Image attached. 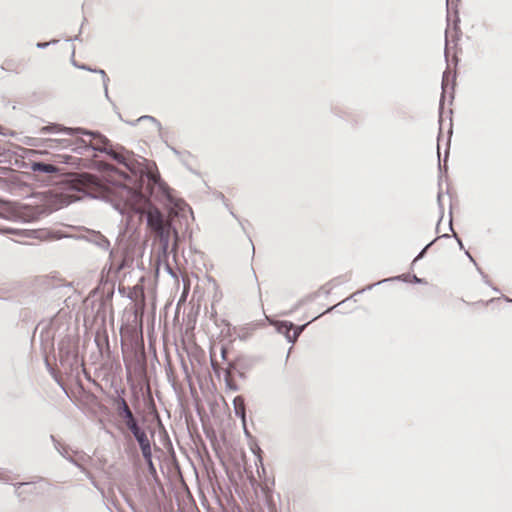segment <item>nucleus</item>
Here are the masks:
<instances>
[{
    "mask_svg": "<svg viewBox=\"0 0 512 512\" xmlns=\"http://www.w3.org/2000/svg\"><path fill=\"white\" fill-rule=\"evenodd\" d=\"M143 213L147 217V226L154 234V241L159 243L160 250L166 254L172 233L174 237H178L177 231L172 229L171 214L165 215L157 207L148 204Z\"/></svg>",
    "mask_w": 512,
    "mask_h": 512,
    "instance_id": "obj_1",
    "label": "nucleus"
},
{
    "mask_svg": "<svg viewBox=\"0 0 512 512\" xmlns=\"http://www.w3.org/2000/svg\"><path fill=\"white\" fill-rule=\"evenodd\" d=\"M118 414L120 417L124 419L128 429L137 425V422L133 416L132 411L130 410L126 400L123 398H120V400L118 401Z\"/></svg>",
    "mask_w": 512,
    "mask_h": 512,
    "instance_id": "obj_2",
    "label": "nucleus"
},
{
    "mask_svg": "<svg viewBox=\"0 0 512 512\" xmlns=\"http://www.w3.org/2000/svg\"><path fill=\"white\" fill-rule=\"evenodd\" d=\"M279 331L284 333L290 342H295L299 337L302 328H295L292 323L284 322L279 327Z\"/></svg>",
    "mask_w": 512,
    "mask_h": 512,
    "instance_id": "obj_3",
    "label": "nucleus"
},
{
    "mask_svg": "<svg viewBox=\"0 0 512 512\" xmlns=\"http://www.w3.org/2000/svg\"><path fill=\"white\" fill-rule=\"evenodd\" d=\"M1 68L7 72L20 73L22 70L21 62L15 58H7L3 61Z\"/></svg>",
    "mask_w": 512,
    "mask_h": 512,
    "instance_id": "obj_4",
    "label": "nucleus"
},
{
    "mask_svg": "<svg viewBox=\"0 0 512 512\" xmlns=\"http://www.w3.org/2000/svg\"><path fill=\"white\" fill-rule=\"evenodd\" d=\"M136 440L139 443L143 457L151 462V446L147 434L140 435Z\"/></svg>",
    "mask_w": 512,
    "mask_h": 512,
    "instance_id": "obj_5",
    "label": "nucleus"
},
{
    "mask_svg": "<svg viewBox=\"0 0 512 512\" xmlns=\"http://www.w3.org/2000/svg\"><path fill=\"white\" fill-rule=\"evenodd\" d=\"M234 409L235 414L242 418L243 421H245V403L244 399L241 396H237L234 399Z\"/></svg>",
    "mask_w": 512,
    "mask_h": 512,
    "instance_id": "obj_6",
    "label": "nucleus"
},
{
    "mask_svg": "<svg viewBox=\"0 0 512 512\" xmlns=\"http://www.w3.org/2000/svg\"><path fill=\"white\" fill-rule=\"evenodd\" d=\"M34 169L46 173H52L55 171V167L52 164L36 163Z\"/></svg>",
    "mask_w": 512,
    "mask_h": 512,
    "instance_id": "obj_7",
    "label": "nucleus"
},
{
    "mask_svg": "<svg viewBox=\"0 0 512 512\" xmlns=\"http://www.w3.org/2000/svg\"><path fill=\"white\" fill-rule=\"evenodd\" d=\"M254 330L253 326L250 327H242L239 329V336L242 338H246L252 331Z\"/></svg>",
    "mask_w": 512,
    "mask_h": 512,
    "instance_id": "obj_8",
    "label": "nucleus"
},
{
    "mask_svg": "<svg viewBox=\"0 0 512 512\" xmlns=\"http://www.w3.org/2000/svg\"><path fill=\"white\" fill-rule=\"evenodd\" d=\"M129 430L133 433L136 439H138L140 435L145 434V431L141 430L138 424L135 425L134 427H131Z\"/></svg>",
    "mask_w": 512,
    "mask_h": 512,
    "instance_id": "obj_9",
    "label": "nucleus"
},
{
    "mask_svg": "<svg viewBox=\"0 0 512 512\" xmlns=\"http://www.w3.org/2000/svg\"><path fill=\"white\" fill-rule=\"evenodd\" d=\"M49 142H50V144L48 145V147H50V148L57 147V146L62 145L64 143L63 140H57V139L49 140Z\"/></svg>",
    "mask_w": 512,
    "mask_h": 512,
    "instance_id": "obj_10",
    "label": "nucleus"
},
{
    "mask_svg": "<svg viewBox=\"0 0 512 512\" xmlns=\"http://www.w3.org/2000/svg\"><path fill=\"white\" fill-rule=\"evenodd\" d=\"M489 302H490V300L479 299L478 301L473 302V303L478 304L480 306H486Z\"/></svg>",
    "mask_w": 512,
    "mask_h": 512,
    "instance_id": "obj_11",
    "label": "nucleus"
}]
</instances>
